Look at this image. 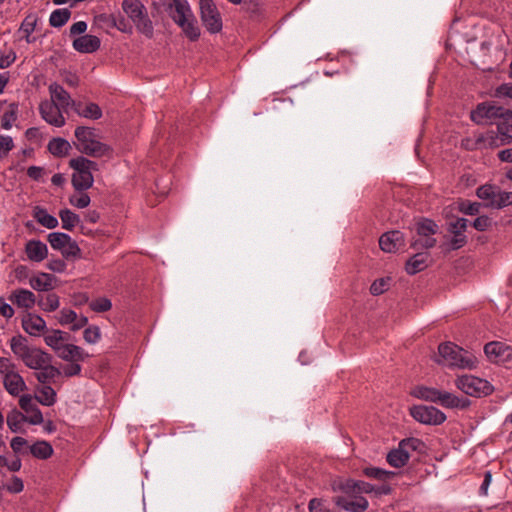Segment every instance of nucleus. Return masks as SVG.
<instances>
[{
	"label": "nucleus",
	"mask_w": 512,
	"mask_h": 512,
	"mask_svg": "<svg viewBox=\"0 0 512 512\" xmlns=\"http://www.w3.org/2000/svg\"><path fill=\"white\" fill-rule=\"evenodd\" d=\"M172 20L191 41L200 37V28L187 0H172L168 7Z\"/></svg>",
	"instance_id": "1"
},
{
	"label": "nucleus",
	"mask_w": 512,
	"mask_h": 512,
	"mask_svg": "<svg viewBox=\"0 0 512 512\" xmlns=\"http://www.w3.org/2000/svg\"><path fill=\"white\" fill-rule=\"evenodd\" d=\"M439 358L436 362L450 368L472 370L477 366V359L470 352L451 342L440 344Z\"/></svg>",
	"instance_id": "2"
},
{
	"label": "nucleus",
	"mask_w": 512,
	"mask_h": 512,
	"mask_svg": "<svg viewBox=\"0 0 512 512\" xmlns=\"http://www.w3.org/2000/svg\"><path fill=\"white\" fill-rule=\"evenodd\" d=\"M74 142L77 150L91 157H103L110 154V147L100 141L95 129L79 126L75 129Z\"/></svg>",
	"instance_id": "3"
},
{
	"label": "nucleus",
	"mask_w": 512,
	"mask_h": 512,
	"mask_svg": "<svg viewBox=\"0 0 512 512\" xmlns=\"http://www.w3.org/2000/svg\"><path fill=\"white\" fill-rule=\"evenodd\" d=\"M10 347L15 356L23 361L30 369H38L51 362V356L41 349L29 347L22 336L13 337Z\"/></svg>",
	"instance_id": "4"
},
{
	"label": "nucleus",
	"mask_w": 512,
	"mask_h": 512,
	"mask_svg": "<svg viewBox=\"0 0 512 512\" xmlns=\"http://www.w3.org/2000/svg\"><path fill=\"white\" fill-rule=\"evenodd\" d=\"M411 394L419 399L436 402L446 408H466L469 400L460 398L450 392L441 391L436 388L426 386H416L412 389Z\"/></svg>",
	"instance_id": "5"
},
{
	"label": "nucleus",
	"mask_w": 512,
	"mask_h": 512,
	"mask_svg": "<svg viewBox=\"0 0 512 512\" xmlns=\"http://www.w3.org/2000/svg\"><path fill=\"white\" fill-rule=\"evenodd\" d=\"M70 167L74 170L72 185L76 190H87L94 182L92 171L97 169V163L85 157L71 159Z\"/></svg>",
	"instance_id": "6"
},
{
	"label": "nucleus",
	"mask_w": 512,
	"mask_h": 512,
	"mask_svg": "<svg viewBox=\"0 0 512 512\" xmlns=\"http://www.w3.org/2000/svg\"><path fill=\"white\" fill-rule=\"evenodd\" d=\"M122 9L133 21L138 32L145 35L147 38H152L154 31L153 24L148 17L145 6L140 0H124Z\"/></svg>",
	"instance_id": "7"
},
{
	"label": "nucleus",
	"mask_w": 512,
	"mask_h": 512,
	"mask_svg": "<svg viewBox=\"0 0 512 512\" xmlns=\"http://www.w3.org/2000/svg\"><path fill=\"white\" fill-rule=\"evenodd\" d=\"M455 385L459 390L473 397L486 396L493 391L492 385L487 380L473 375L457 377Z\"/></svg>",
	"instance_id": "8"
},
{
	"label": "nucleus",
	"mask_w": 512,
	"mask_h": 512,
	"mask_svg": "<svg viewBox=\"0 0 512 512\" xmlns=\"http://www.w3.org/2000/svg\"><path fill=\"white\" fill-rule=\"evenodd\" d=\"M476 194L480 199L486 200V205L491 208L500 209L512 204V192L500 191L492 185L479 187Z\"/></svg>",
	"instance_id": "9"
},
{
	"label": "nucleus",
	"mask_w": 512,
	"mask_h": 512,
	"mask_svg": "<svg viewBox=\"0 0 512 512\" xmlns=\"http://www.w3.org/2000/svg\"><path fill=\"white\" fill-rule=\"evenodd\" d=\"M497 118L512 119V110L489 103H482L471 112V119L477 124H486Z\"/></svg>",
	"instance_id": "10"
},
{
	"label": "nucleus",
	"mask_w": 512,
	"mask_h": 512,
	"mask_svg": "<svg viewBox=\"0 0 512 512\" xmlns=\"http://www.w3.org/2000/svg\"><path fill=\"white\" fill-rule=\"evenodd\" d=\"M420 445L421 441L417 438L403 439L398 448L387 454V462L395 468L403 467L408 462L411 452L417 450Z\"/></svg>",
	"instance_id": "11"
},
{
	"label": "nucleus",
	"mask_w": 512,
	"mask_h": 512,
	"mask_svg": "<svg viewBox=\"0 0 512 512\" xmlns=\"http://www.w3.org/2000/svg\"><path fill=\"white\" fill-rule=\"evenodd\" d=\"M201 20L210 33H218L222 29L221 15L213 0H199Z\"/></svg>",
	"instance_id": "12"
},
{
	"label": "nucleus",
	"mask_w": 512,
	"mask_h": 512,
	"mask_svg": "<svg viewBox=\"0 0 512 512\" xmlns=\"http://www.w3.org/2000/svg\"><path fill=\"white\" fill-rule=\"evenodd\" d=\"M438 226L435 222L429 219H423L417 223V239L412 243V247L418 248H432L436 244V239L433 235L437 232Z\"/></svg>",
	"instance_id": "13"
},
{
	"label": "nucleus",
	"mask_w": 512,
	"mask_h": 512,
	"mask_svg": "<svg viewBox=\"0 0 512 512\" xmlns=\"http://www.w3.org/2000/svg\"><path fill=\"white\" fill-rule=\"evenodd\" d=\"M410 413L416 421L427 425H439L446 420L445 414L433 406L416 405Z\"/></svg>",
	"instance_id": "14"
},
{
	"label": "nucleus",
	"mask_w": 512,
	"mask_h": 512,
	"mask_svg": "<svg viewBox=\"0 0 512 512\" xmlns=\"http://www.w3.org/2000/svg\"><path fill=\"white\" fill-rule=\"evenodd\" d=\"M477 142L483 143L486 147H500L512 142V134L506 125H498L497 131H488L481 135Z\"/></svg>",
	"instance_id": "15"
},
{
	"label": "nucleus",
	"mask_w": 512,
	"mask_h": 512,
	"mask_svg": "<svg viewBox=\"0 0 512 512\" xmlns=\"http://www.w3.org/2000/svg\"><path fill=\"white\" fill-rule=\"evenodd\" d=\"M41 117L50 125L62 127L65 124L63 110L50 100H44L39 105Z\"/></svg>",
	"instance_id": "16"
},
{
	"label": "nucleus",
	"mask_w": 512,
	"mask_h": 512,
	"mask_svg": "<svg viewBox=\"0 0 512 512\" xmlns=\"http://www.w3.org/2000/svg\"><path fill=\"white\" fill-rule=\"evenodd\" d=\"M380 248L386 253H396L405 246L402 232L392 230L384 233L379 239Z\"/></svg>",
	"instance_id": "17"
},
{
	"label": "nucleus",
	"mask_w": 512,
	"mask_h": 512,
	"mask_svg": "<svg viewBox=\"0 0 512 512\" xmlns=\"http://www.w3.org/2000/svg\"><path fill=\"white\" fill-rule=\"evenodd\" d=\"M19 406L26 413V420L32 425L43 423V415L35 404L33 397L29 394L22 395L19 398Z\"/></svg>",
	"instance_id": "18"
},
{
	"label": "nucleus",
	"mask_w": 512,
	"mask_h": 512,
	"mask_svg": "<svg viewBox=\"0 0 512 512\" xmlns=\"http://www.w3.org/2000/svg\"><path fill=\"white\" fill-rule=\"evenodd\" d=\"M486 356L493 362H505L512 358V348L502 342H490L484 346Z\"/></svg>",
	"instance_id": "19"
},
{
	"label": "nucleus",
	"mask_w": 512,
	"mask_h": 512,
	"mask_svg": "<svg viewBox=\"0 0 512 512\" xmlns=\"http://www.w3.org/2000/svg\"><path fill=\"white\" fill-rule=\"evenodd\" d=\"M50 101L61 107L64 112H67L69 107H74L76 103L72 100L69 93L59 84L51 83L49 85Z\"/></svg>",
	"instance_id": "20"
},
{
	"label": "nucleus",
	"mask_w": 512,
	"mask_h": 512,
	"mask_svg": "<svg viewBox=\"0 0 512 512\" xmlns=\"http://www.w3.org/2000/svg\"><path fill=\"white\" fill-rule=\"evenodd\" d=\"M22 327L32 336H40L46 331V322L39 315L28 313L22 319Z\"/></svg>",
	"instance_id": "21"
},
{
	"label": "nucleus",
	"mask_w": 512,
	"mask_h": 512,
	"mask_svg": "<svg viewBox=\"0 0 512 512\" xmlns=\"http://www.w3.org/2000/svg\"><path fill=\"white\" fill-rule=\"evenodd\" d=\"M57 355L59 358L67 362H82L89 356L83 348L68 343H65L60 348Z\"/></svg>",
	"instance_id": "22"
},
{
	"label": "nucleus",
	"mask_w": 512,
	"mask_h": 512,
	"mask_svg": "<svg viewBox=\"0 0 512 512\" xmlns=\"http://www.w3.org/2000/svg\"><path fill=\"white\" fill-rule=\"evenodd\" d=\"M25 253L29 260L41 262L48 256V248L40 240H29L25 245Z\"/></svg>",
	"instance_id": "23"
},
{
	"label": "nucleus",
	"mask_w": 512,
	"mask_h": 512,
	"mask_svg": "<svg viewBox=\"0 0 512 512\" xmlns=\"http://www.w3.org/2000/svg\"><path fill=\"white\" fill-rule=\"evenodd\" d=\"M100 39L94 35H83L74 39L73 48L80 53H93L100 47Z\"/></svg>",
	"instance_id": "24"
},
{
	"label": "nucleus",
	"mask_w": 512,
	"mask_h": 512,
	"mask_svg": "<svg viewBox=\"0 0 512 512\" xmlns=\"http://www.w3.org/2000/svg\"><path fill=\"white\" fill-rule=\"evenodd\" d=\"M335 504L348 512H364L368 508V501L362 496H355L354 500H348L345 497H336Z\"/></svg>",
	"instance_id": "25"
},
{
	"label": "nucleus",
	"mask_w": 512,
	"mask_h": 512,
	"mask_svg": "<svg viewBox=\"0 0 512 512\" xmlns=\"http://www.w3.org/2000/svg\"><path fill=\"white\" fill-rule=\"evenodd\" d=\"M5 389L12 396H18L27 386L24 379L18 372L10 373L3 378Z\"/></svg>",
	"instance_id": "26"
},
{
	"label": "nucleus",
	"mask_w": 512,
	"mask_h": 512,
	"mask_svg": "<svg viewBox=\"0 0 512 512\" xmlns=\"http://www.w3.org/2000/svg\"><path fill=\"white\" fill-rule=\"evenodd\" d=\"M74 111L81 117L98 120L102 117L101 108L93 102L81 103L76 102L73 107Z\"/></svg>",
	"instance_id": "27"
},
{
	"label": "nucleus",
	"mask_w": 512,
	"mask_h": 512,
	"mask_svg": "<svg viewBox=\"0 0 512 512\" xmlns=\"http://www.w3.org/2000/svg\"><path fill=\"white\" fill-rule=\"evenodd\" d=\"M56 277L49 273L40 272L30 278V286L37 291H48L54 288Z\"/></svg>",
	"instance_id": "28"
},
{
	"label": "nucleus",
	"mask_w": 512,
	"mask_h": 512,
	"mask_svg": "<svg viewBox=\"0 0 512 512\" xmlns=\"http://www.w3.org/2000/svg\"><path fill=\"white\" fill-rule=\"evenodd\" d=\"M10 300L21 308H32L36 303L35 295L27 289L15 290L10 296Z\"/></svg>",
	"instance_id": "29"
},
{
	"label": "nucleus",
	"mask_w": 512,
	"mask_h": 512,
	"mask_svg": "<svg viewBox=\"0 0 512 512\" xmlns=\"http://www.w3.org/2000/svg\"><path fill=\"white\" fill-rule=\"evenodd\" d=\"M343 490L345 493L351 495L357 493L369 494L374 492L375 486L364 481L347 480L343 485Z\"/></svg>",
	"instance_id": "30"
},
{
	"label": "nucleus",
	"mask_w": 512,
	"mask_h": 512,
	"mask_svg": "<svg viewBox=\"0 0 512 512\" xmlns=\"http://www.w3.org/2000/svg\"><path fill=\"white\" fill-rule=\"evenodd\" d=\"M29 452L38 459H48L53 454V447L45 440H38L29 446Z\"/></svg>",
	"instance_id": "31"
},
{
	"label": "nucleus",
	"mask_w": 512,
	"mask_h": 512,
	"mask_svg": "<svg viewBox=\"0 0 512 512\" xmlns=\"http://www.w3.org/2000/svg\"><path fill=\"white\" fill-rule=\"evenodd\" d=\"M428 254L427 253H417L413 257H411L406 263V271L408 274L414 275L422 270H424L427 266Z\"/></svg>",
	"instance_id": "32"
},
{
	"label": "nucleus",
	"mask_w": 512,
	"mask_h": 512,
	"mask_svg": "<svg viewBox=\"0 0 512 512\" xmlns=\"http://www.w3.org/2000/svg\"><path fill=\"white\" fill-rule=\"evenodd\" d=\"M33 217L38 223L48 229H54L58 226V220L56 217L48 214V212L39 206L33 209Z\"/></svg>",
	"instance_id": "33"
},
{
	"label": "nucleus",
	"mask_w": 512,
	"mask_h": 512,
	"mask_svg": "<svg viewBox=\"0 0 512 512\" xmlns=\"http://www.w3.org/2000/svg\"><path fill=\"white\" fill-rule=\"evenodd\" d=\"M6 422L8 428L13 433H18L22 431V425L24 422H27V420L25 414L16 409H13L7 414Z\"/></svg>",
	"instance_id": "34"
},
{
	"label": "nucleus",
	"mask_w": 512,
	"mask_h": 512,
	"mask_svg": "<svg viewBox=\"0 0 512 512\" xmlns=\"http://www.w3.org/2000/svg\"><path fill=\"white\" fill-rule=\"evenodd\" d=\"M67 340V334L61 330H53L49 334L45 335V343L51 347L56 353L65 344Z\"/></svg>",
	"instance_id": "35"
},
{
	"label": "nucleus",
	"mask_w": 512,
	"mask_h": 512,
	"mask_svg": "<svg viewBox=\"0 0 512 512\" xmlns=\"http://www.w3.org/2000/svg\"><path fill=\"white\" fill-rule=\"evenodd\" d=\"M70 148V143L63 138H54L48 143L49 152L58 157L66 156Z\"/></svg>",
	"instance_id": "36"
},
{
	"label": "nucleus",
	"mask_w": 512,
	"mask_h": 512,
	"mask_svg": "<svg viewBox=\"0 0 512 512\" xmlns=\"http://www.w3.org/2000/svg\"><path fill=\"white\" fill-rule=\"evenodd\" d=\"M35 398L44 406H52L56 402V392L51 386L44 385L37 389Z\"/></svg>",
	"instance_id": "37"
},
{
	"label": "nucleus",
	"mask_w": 512,
	"mask_h": 512,
	"mask_svg": "<svg viewBox=\"0 0 512 512\" xmlns=\"http://www.w3.org/2000/svg\"><path fill=\"white\" fill-rule=\"evenodd\" d=\"M37 370L39 371L36 373V378L43 384L47 383L61 373L58 368L52 366L50 363L45 364V366L40 367Z\"/></svg>",
	"instance_id": "38"
},
{
	"label": "nucleus",
	"mask_w": 512,
	"mask_h": 512,
	"mask_svg": "<svg viewBox=\"0 0 512 512\" xmlns=\"http://www.w3.org/2000/svg\"><path fill=\"white\" fill-rule=\"evenodd\" d=\"M71 16V12L67 8L54 10L49 18L50 25L53 27H61L67 23Z\"/></svg>",
	"instance_id": "39"
},
{
	"label": "nucleus",
	"mask_w": 512,
	"mask_h": 512,
	"mask_svg": "<svg viewBox=\"0 0 512 512\" xmlns=\"http://www.w3.org/2000/svg\"><path fill=\"white\" fill-rule=\"evenodd\" d=\"M38 305L42 310L46 312H53L59 308L60 299L56 294L51 293L42 297L38 301Z\"/></svg>",
	"instance_id": "40"
},
{
	"label": "nucleus",
	"mask_w": 512,
	"mask_h": 512,
	"mask_svg": "<svg viewBox=\"0 0 512 512\" xmlns=\"http://www.w3.org/2000/svg\"><path fill=\"white\" fill-rule=\"evenodd\" d=\"M59 217L62 222V227L66 230H72L79 223L78 215L69 209L61 210Z\"/></svg>",
	"instance_id": "41"
},
{
	"label": "nucleus",
	"mask_w": 512,
	"mask_h": 512,
	"mask_svg": "<svg viewBox=\"0 0 512 512\" xmlns=\"http://www.w3.org/2000/svg\"><path fill=\"white\" fill-rule=\"evenodd\" d=\"M71 237L68 234L61 232H53L48 235V242L55 250L61 251L62 248L70 241Z\"/></svg>",
	"instance_id": "42"
},
{
	"label": "nucleus",
	"mask_w": 512,
	"mask_h": 512,
	"mask_svg": "<svg viewBox=\"0 0 512 512\" xmlns=\"http://www.w3.org/2000/svg\"><path fill=\"white\" fill-rule=\"evenodd\" d=\"M17 112H18L17 105L11 104L9 106V109L2 115V118H1V127L3 129L8 130L12 127V124L17 119Z\"/></svg>",
	"instance_id": "43"
},
{
	"label": "nucleus",
	"mask_w": 512,
	"mask_h": 512,
	"mask_svg": "<svg viewBox=\"0 0 512 512\" xmlns=\"http://www.w3.org/2000/svg\"><path fill=\"white\" fill-rule=\"evenodd\" d=\"M36 24H37V17L34 14L27 15L25 17V19L23 20V22L20 26V31L26 37L27 42H30L29 37L34 32Z\"/></svg>",
	"instance_id": "44"
},
{
	"label": "nucleus",
	"mask_w": 512,
	"mask_h": 512,
	"mask_svg": "<svg viewBox=\"0 0 512 512\" xmlns=\"http://www.w3.org/2000/svg\"><path fill=\"white\" fill-rule=\"evenodd\" d=\"M364 474L367 477L375 478V479H378V480H387V479H390L391 477H393L395 475V473L392 472V471H387V470H384V469H381V468H376V467L365 468L364 469Z\"/></svg>",
	"instance_id": "45"
},
{
	"label": "nucleus",
	"mask_w": 512,
	"mask_h": 512,
	"mask_svg": "<svg viewBox=\"0 0 512 512\" xmlns=\"http://www.w3.org/2000/svg\"><path fill=\"white\" fill-rule=\"evenodd\" d=\"M28 441L20 436H16L11 439L10 447L14 452L15 456H20L26 453V450L29 449Z\"/></svg>",
	"instance_id": "46"
},
{
	"label": "nucleus",
	"mask_w": 512,
	"mask_h": 512,
	"mask_svg": "<svg viewBox=\"0 0 512 512\" xmlns=\"http://www.w3.org/2000/svg\"><path fill=\"white\" fill-rule=\"evenodd\" d=\"M3 488L11 493L18 494L24 490V482L18 476L13 475L4 485Z\"/></svg>",
	"instance_id": "47"
},
{
	"label": "nucleus",
	"mask_w": 512,
	"mask_h": 512,
	"mask_svg": "<svg viewBox=\"0 0 512 512\" xmlns=\"http://www.w3.org/2000/svg\"><path fill=\"white\" fill-rule=\"evenodd\" d=\"M62 256L65 258H77L80 256L81 250L77 243L70 239V241L60 251Z\"/></svg>",
	"instance_id": "48"
},
{
	"label": "nucleus",
	"mask_w": 512,
	"mask_h": 512,
	"mask_svg": "<svg viewBox=\"0 0 512 512\" xmlns=\"http://www.w3.org/2000/svg\"><path fill=\"white\" fill-rule=\"evenodd\" d=\"M90 308L95 312H106L112 307L111 301L106 297H100L90 302Z\"/></svg>",
	"instance_id": "49"
},
{
	"label": "nucleus",
	"mask_w": 512,
	"mask_h": 512,
	"mask_svg": "<svg viewBox=\"0 0 512 512\" xmlns=\"http://www.w3.org/2000/svg\"><path fill=\"white\" fill-rule=\"evenodd\" d=\"M84 340L89 344L97 343L101 338V332L98 326H90L83 332Z\"/></svg>",
	"instance_id": "50"
},
{
	"label": "nucleus",
	"mask_w": 512,
	"mask_h": 512,
	"mask_svg": "<svg viewBox=\"0 0 512 512\" xmlns=\"http://www.w3.org/2000/svg\"><path fill=\"white\" fill-rule=\"evenodd\" d=\"M389 288V279L380 278L375 280L370 286V292L374 296L383 294Z\"/></svg>",
	"instance_id": "51"
},
{
	"label": "nucleus",
	"mask_w": 512,
	"mask_h": 512,
	"mask_svg": "<svg viewBox=\"0 0 512 512\" xmlns=\"http://www.w3.org/2000/svg\"><path fill=\"white\" fill-rule=\"evenodd\" d=\"M454 236L450 240L448 245H443L445 251L456 250L464 246L466 243V236L464 234H453Z\"/></svg>",
	"instance_id": "52"
},
{
	"label": "nucleus",
	"mask_w": 512,
	"mask_h": 512,
	"mask_svg": "<svg viewBox=\"0 0 512 512\" xmlns=\"http://www.w3.org/2000/svg\"><path fill=\"white\" fill-rule=\"evenodd\" d=\"M13 147V139L10 136L0 135V157L6 156Z\"/></svg>",
	"instance_id": "53"
},
{
	"label": "nucleus",
	"mask_w": 512,
	"mask_h": 512,
	"mask_svg": "<svg viewBox=\"0 0 512 512\" xmlns=\"http://www.w3.org/2000/svg\"><path fill=\"white\" fill-rule=\"evenodd\" d=\"M467 228V219L459 218L456 221L450 223L449 231L452 234H464Z\"/></svg>",
	"instance_id": "54"
},
{
	"label": "nucleus",
	"mask_w": 512,
	"mask_h": 512,
	"mask_svg": "<svg viewBox=\"0 0 512 512\" xmlns=\"http://www.w3.org/2000/svg\"><path fill=\"white\" fill-rule=\"evenodd\" d=\"M495 97L512 99V83H504L496 88Z\"/></svg>",
	"instance_id": "55"
},
{
	"label": "nucleus",
	"mask_w": 512,
	"mask_h": 512,
	"mask_svg": "<svg viewBox=\"0 0 512 512\" xmlns=\"http://www.w3.org/2000/svg\"><path fill=\"white\" fill-rule=\"evenodd\" d=\"M15 372V365L11 362L10 359L1 357L0 358V374L4 377L10 373Z\"/></svg>",
	"instance_id": "56"
},
{
	"label": "nucleus",
	"mask_w": 512,
	"mask_h": 512,
	"mask_svg": "<svg viewBox=\"0 0 512 512\" xmlns=\"http://www.w3.org/2000/svg\"><path fill=\"white\" fill-rule=\"evenodd\" d=\"M77 313L71 309L60 311L59 322L62 325L71 324L76 319Z\"/></svg>",
	"instance_id": "57"
},
{
	"label": "nucleus",
	"mask_w": 512,
	"mask_h": 512,
	"mask_svg": "<svg viewBox=\"0 0 512 512\" xmlns=\"http://www.w3.org/2000/svg\"><path fill=\"white\" fill-rule=\"evenodd\" d=\"M70 203L77 208H85L90 204V197L87 194L72 196Z\"/></svg>",
	"instance_id": "58"
},
{
	"label": "nucleus",
	"mask_w": 512,
	"mask_h": 512,
	"mask_svg": "<svg viewBox=\"0 0 512 512\" xmlns=\"http://www.w3.org/2000/svg\"><path fill=\"white\" fill-rule=\"evenodd\" d=\"M47 268L53 272L63 273L66 270V263L61 259H51L47 263Z\"/></svg>",
	"instance_id": "59"
},
{
	"label": "nucleus",
	"mask_w": 512,
	"mask_h": 512,
	"mask_svg": "<svg viewBox=\"0 0 512 512\" xmlns=\"http://www.w3.org/2000/svg\"><path fill=\"white\" fill-rule=\"evenodd\" d=\"M490 225L491 220L487 216L477 217L473 222L474 228L478 231H485L490 227Z\"/></svg>",
	"instance_id": "60"
},
{
	"label": "nucleus",
	"mask_w": 512,
	"mask_h": 512,
	"mask_svg": "<svg viewBox=\"0 0 512 512\" xmlns=\"http://www.w3.org/2000/svg\"><path fill=\"white\" fill-rule=\"evenodd\" d=\"M81 365L79 362H70V364L63 367V373L67 377L75 376L80 374Z\"/></svg>",
	"instance_id": "61"
},
{
	"label": "nucleus",
	"mask_w": 512,
	"mask_h": 512,
	"mask_svg": "<svg viewBox=\"0 0 512 512\" xmlns=\"http://www.w3.org/2000/svg\"><path fill=\"white\" fill-rule=\"evenodd\" d=\"M480 203H463L461 206V211L467 215H475L479 213Z\"/></svg>",
	"instance_id": "62"
},
{
	"label": "nucleus",
	"mask_w": 512,
	"mask_h": 512,
	"mask_svg": "<svg viewBox=\"0 0 512 512\" xmlns=\"http://www.w3.org/2000/svg\"><path fill=\"white\" fill-rule=\"evenodd\" d=\"M87 30V23L85 21H78L70 27L71 35H80Z\"/></svg>",
	"instance_id": "63"
},
{
	"label": "nucleus",
	"mask_w": 512,
	"mask_h": 512,
	"mask_svg": "<svg viewBox=\"0 0 512 512\" xmlns=\"http://www.w3.org/2000/svg\"><path fill=\"white\" fill-rule=\"evenodd\" d=\"M310 512H325L326 510L323 509V502L321 499L313 498L310 500L308 505Z\"/></svg>",
	"instance_id": "64"
}]
</instances>
